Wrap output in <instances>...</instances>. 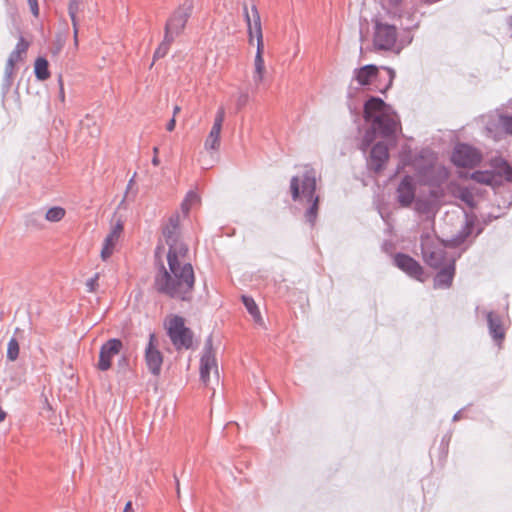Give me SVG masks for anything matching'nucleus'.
Masks as SVG:
<instances>
[{
  "instance_id": "nucleus-35",
  "label": "nucleus",
  "mask_w": 512,
  "mask_h": 512,
  "mask_svg": "<svg viewBox=\"0 0 512 512\" xmlns=\"http://www.w3.org/2000/svg\"><path fill=\"white\" fill-rule=\"evenodd\" d=\"M58 84H59V100L62 103H64L65 102V90H64V82H63L62 76H59Z\"/></svg>"
},
{
  "instance_id": "nucleus-29",
  "label": "nucleus",
  "mask_w": 512,
  "mask_h": 512,
  "mask_svg": "<svg viewBox=\"0 0 512 512\" xmlns=\"http://www.w3.org/2000/svg\"><path fill=\"white\" fill-rule=\"evenodd\" d=\"M200 203L199 195L194 191H189L183 200L181 207L182 210L187 214L189 210Z\"/></svg>"
},
{
  "instance_id": "nucleus-7",
  "label": "nucleus",
  "mask_w": 512,
  "mask_h": 512,
  "mask_svg": "<svg viewBox=\"0 0 512 512\" xmlns=\"http://www.w3.org/2000/svg\"><path fill=\"white\" fill-rule=\"evenodd\" d=\"M482 160L480 152L466 144H459L454 148L452 161L459 167H474Z\"/></svg>"
},
{
  "instance_id": "nucleus-39",
  "label": "nucleus",
  "mask_w": 512,
  "mask_h": 512,
  "mask_svg": "<svg viewBox=\"0 0 512 512\" xmlns=\"http://www.w3.org/2000/svg\"><path fill=\"white\" fill-rule=\"evenodd\" d=\"M123 512H134V510L132 508V502L131 501H128L126 503Z\"/></svg>"
},
{
  "instance_id": "nucleus-1",
  "label": "nucleus",
  "mask_w": 512,
  "mask_h": 512,
  "mask_svg": "<svg viewBox=\"0 0 512 512\" xmlns=\"http://www.w3.org/2000/svg\"><path fill=\"white\" fill-rule=\"evenodd\" d=\"M178 221L170 219L163 229V236L169 247L167 264L161 266L155 276L154 287L157 292L180 301H190L195 286V273L188 261V248L179 239Z\"/></svg>"
},
{
  "instance_id": "nucleus-4",
  "label": "nucleus",
  "mask_w": 512,
  "mask_h": 512,
  "mask_svg": "<svg viewBox=\"0 0 512 512\" xmlns=\"http://www.w3.org/2000/svg\"><path fill=\"white\" fill-rule=\"evenodd\" d=\"M388 73L387 83L381 85L379 82L380 74L379 68L375 65H365L354 70V79L360 86H374L375 91L381 93L386 92L392 85L394 78V71L390 68H385Z\"/></svg>"
},
{
  "instance_id": "nucleus-2",
  "label": "nucleus",
  "mask_w": 512,
  "mask_h": 512,
  "mask_svg": "<svg viewBox=\"0 0 512 512\" xmlns=\"http://www.w3.org/2000/svg\"><path fill=\"white\" fill-rule=\"evenodd\" d=\"M316 173L307 168L302 176H294L290 181V192L293 201L306 206L305 219L313 226L319 209V196L316 194Z\"/></svg>"
},
{
  "instance_id": "nucleus-33",
  "label": "nucleus",
  "mask_w": 512,
  "mask_h": 512,
  "mask_svg": "<svg viewBox=\"0 0 512 512\" xmlns=\"http://www.w3.org/2000/svg\"><path fill=\"white\" fill-rule=\"evenodd\" d=\"M501 125L503 129L507 132L512 134V117L504 116L501 117Z\"/></svg>"
},
{
  "instance_id": "nucleus-40",
  "label": "nucleus",
  "mask_w": 512,
  "mask_h": 512,
  "mask_svg": "<svg viewBox=\"0 0 512 512\" xmlns=\"http://www.w3.org/2000/svg\"><path fill=\"white\" fill-rule=\"evenodd\" d=\"M180 111H181L180 106H178V105L174 106V108H173V117L176 118V116L180 113Z\"/></svg>"
},
{
  "instance_id": "nucleus-26",
  "label": "nucleus",
  "mask_w": 512,
  "mask_h": 512,
  "mask_svg": "<svg viewBox=\"0 0 512 512\" xmlns=\"http://www.w3.org/2000/svg\"><path fill=\"white\" fill-rule=\"evenodd\" d=\"M242 301H243V304L245 305L247 311L252 316L253 320L256 323H261L262 317H261L260 311L258 309V306L256 305L253 298L248 297V296H242Z\"/></svg>"
},
{
  "instance_id": "nucleus-43",
  "label": "nucleus",
  "mask_w": 512,
  "mask_h": 512,
  "mask_svg": "<svg viewBox=\"0 0 512 512\" xmlns=\"http://www.w3.org/2000/svg\"><path fill=\"white\" fill-rule=\"evenodd\" d=\"M394 3H399L401 0H392Z\"/></svg>"
},
{
  "instance_id": "nucleus-11",
  "label": "nucleus",
  "mask_w": 512,
  "mask_h": 512,
  "mask_svg": "<svg viewBox=\"0 0 512 512\" xmlns=\"http://www.w3.org/2000/svg\"><path fill=\"white\" fill-rule=\"evenodd\" d=\"M372 129L383 137H390L401 131L402 127L397 113L391 109L387 114H384L379 122L372 126Z\"/></svg>"
},
{
  "instance_id": "nucleus-23",
  "label": "nucleus",
  "mask_w": 512,
  "mask_h": 512,
  "mask_svg": "<svg viewBox=\"0 0 512 512\" xmlns=\"http://www.w3.org/2000/svg\"><path fill=\"white\" fill-rule=\"evenodd\" d=\"M34 72L38 80H47L50 77L48 61L43 57H38L34 63Z\"/></svg>"
},
{
  "instance_id": "nucleus-17",
  "label": "nucleus",
  "mask_w": 512,
  "mask_h": 512,
  "mask_svg": "<svg viewBox=\"0 0 512 512\" xmlns=\"http://www.w3.org/2000/svg\"><path fill=\"white\" fill-rule=\"evenodd\" d=\"M28 48L29 42L26 41L23 37H20L19 41L16 44L15 49L10 54L5 66V73L8 78H11L13 76L15 65L24 59V56L26 55Z\"/></svg>"
},
{
  "instance_id": "nucleus-21",
  "label": "nucleus",
  "mask_w": 512,
  "mask_h": 512,
  "mask_svg": "<svg viewBox=\"0 0 512 512\" xmlns=\"http://www.w3.org/2000/svg\"><path fill=\"white\" fill-rule=\"evenodd\" d=\"M264 49H257L254 58L253 82L258 87L265 79L266 67L263 58Z\"/></svg>"
},
{
  "instance_id": "nucleus-12",
  "label": "nucleus",
  "mask_w": 512,
  "mask_h": 512,
  "mask_svg": "<svg viewBox=\"0 0 512 512\" xmlns=\"http://www.w3.org/2000/svg\"><path fill=\"white\" fill-rule=\"evenodd\" d=\"M123 230L124 226L120 220L112 225L109 233L104 238L102 243L100 257L103 261H107L113 255L116 245L118 244L121 238Z\"/></svg>"
},
{
  "instance_id": "nucleus-20",
  "label": "nucleus",
  "mask_w": 512,
  "mask_h": 512,
  "mask_svg": "<svg viewBox=\"0 0 512 512\" xmlns=\"http://www.w3.org/2000/svg\"><path fill=\"white\" fill-rule=\"evenodd\" d=\"M415 197V187L412 178L405 177L398 186L397 199L403 207H408L413 202Z\"/></svg>"
},
{
  "instance_id": "nucleus-28",
  "label": "nucleus",
  "mask_w": 512,
  "mask_h": 512,
  "mask_svg": "<svg viewBox=\"0 0 512 512\" xmlns=\"http://www.w3.org/2000/svg\"><path fill=\"white\" fill-rule=\"evenodd\" d=\"M66 215V211L64 208L60 206L51 207L47 210L45 214V219L49 222H59Z\"/></svg>"
},
{
  "instance_id": "nucleus-24",
  "label": "nucleus",
  "mask_w": 512,
  "mask_h": 512,
  "mask_svg": "<svg viewBox=\"0 0 512 512\" xmlns=\"http://www.w3.org/2000/svg\"><path fill=\"white\" fill-rule=\"evenodd\" d=\"M454 275V269H444L440 271L435 279L434 286L436 288H447L451 285Z\"/></svg>"
},
{
  "instance_id": "nucleus-18",
  "label": "nucleus",
  "mask_w": 512,
  "mask_h": 512,
  "mask_svg": "<svg viewBox=\"0 0 512 512\" xmlns=\"http://www.w3.org/2000/svg\"><path fill=\"white\" fill-rule=\"evenodd\" d=\"M389 159L388 147L386 144L379 142L375 144L371 150L368 165L376 172L382 170Z\"/></svg>"
},
{
  "instance_id": "nucleus-14",
  "label": "nucleus",
  "mask_w": 512,
  "mask_h": 512,
  "mask_svg": "<svg viewBox=\"0 0 512 512\" xmlns=\"http://www.w3.org/2000/svg\"><path fill=\"white\" fill-rule=\"evenodd\" d=\"M225 118V111L220 108L215 116L213 126L205 140L204 147L206 150L217 151L221 143V130Z\"/></svg>"
},
{
  "instance_id": "nucleus-37",
  "label": "nucleus",
  "mask_w": 512,
  "mask_h": 512,
  "mask_svg": "<svg viewBox=\"0 0 512 512\" xmlns=\"http://www.w3.org/2000/svg\"><path fill=\"white\" fill-rule=\"evenodd\" d=\"M176 126V118L172 117V119L167 123L166 129L169 132H172Z\"/></svg>"
},
{
  "instance_id": "nucleus-9",
  "label": "nucleus",
  "mask_w": 512,
  "mask_h": 512,
  "mask_svg": "<svg viewBox=\"0 0 512 512\" xmlns=\"http://www.w3.org/2000/svg\"><path fill=\"white\" fill-rule=\"evenodd\" d=\"M397 31L396 27L377 23L375 27L373 44L377 50H390L396 43Z\"/></svg>"
},
{
  "instance_id": "nucleus-5",
  "label": "nucleus",
  "mask_w": 512,
  "mask_h": 512,
  "mask_svg": "<svg viewBox=\"0 0 512 512\" xmlns=\"http://www.w3.org/2000/svg\"><path fill=\"white\" fill-rule=\"evenodd\" d=\"M192 11L193 3L189 0L179 5L168 19L165 26V33L170 34L174 38L180 35L184 31Z\"/></svg>"
},
{
  "instance_id": "nucleus-41",
  "label": "nucleus",
  "mask_w": 512,
  "mask_h": 512,
  "mask_svg": "<svg viewBox=\"0 0 512 512\" xmlns=\"http://www.w3.org/2000/svg\"><path fill=\"white\" fill-rule=\"evenodd\" d=\"M6 413L0 408V422L4 421Z\"/></svg>"
},
{
  "instance_id": "nucleus-19",
  "label": "nucleus",
  "mask_w": 512,
  "mask_h": 512,
  "mask_svg": "<svg viewBox=\"0 0 512 512\" xmlns=\"http://www.w3.org/2000/svg\"><path fill=\"white\" fill-rule=\"evenodd\" d=\"M423 258L428 265L439 268L445 260V252L441 247H431L428 238L422 241Z\"/></svg>"
},
{
  "instance_id": "nucleus-15",
  "label": "nucleus",
  "mask_w": 512,
  "mask_h": 512,
  "mask_svg": "<svg viewBox=\"0 0 512 512\" xmlns=\"http://www.w3.org/2000/svg\"><path fill=\"white\" fill-rule=\"evenodd\" d=\"M394 262L396 266L407 273L409 276L419 280L423 281V269L420 266V264L414 260L412 257L405 255V254H397L394 257Z\"/></svg>"
},
{
  "instance_id": "nucleus-42",
  "label": "nucleus",
  "mask_w": 512,
  "mask_h": 512,
  "mask_svg": "<svg viewBox=\"0 0 512 512\" xmlns=\"http://www.w3.org/2000/svg\"><path fill=\"white\" fill-rule=\"evenodd\" d=\"M177 494L179 495L180 494V488H179V483L177 482Z\"/></svg>"
},
{
  "instance_id": "nucleus-13",
  "label": "nucleus",
  "mask_w": 512,
  "mask_h": 512,
  "mask_svg": "<svg viewBox=\"0 0 512 512\" xmlns=\"http://www.w3.org/2000/svg\"><path fill=\"white\" fill-rule=\"evenodd\" d=\"M122 349V342L119 339H110L104 343L100 349L99 361L97 367L106 371L111 367L112 359Z\"/></svg>"
},
{
  "instance_id": "nucleus-31",
  "label": "nucleus",
  "mask_w": 512,
  "mask_h": 512,
  "mask_svg": "<svg viewBox=\"0 0 512 512\" xmlns=\"http://www.w3.org/2000/svg\"><path fill=\"white\" fill-rule=\"evenodd\" d=\"M19 343L15 338L10 339L7 346V358L10 361H15L19 356Z\"/></svg>"
},
{
  "instance_id": "nucleus-38",
  "label": "nucleus",
  "mask_w": 512,
  "mask_h": 512,
  "mask_svg": "<svg viewBox=\"0 0 512 512\" xmlns=\"http://www.w3.org/2000/svg\"><path fill=\"white\" fill-rule=\"evenodd\" d=\"M505 177L508 181L512 182V169L509 166L505 167Z\"/></svg>"
},
{
  "instance_id": "nucleus-10",
  "label": "nucleus",
  "mask_w": 512,
  "mask_h": 512,
  "mask_svg": "<svg viewBox=\"0 0 512 512\" xmlns=\"http://www.w3.org/2000/svg\"><path fill=\"white\" fill-rule=\"evenodd\" d=\"M392 107L378 97L369 98L364 104V118L371 123V127L379 122L384 114H387Z\"/></svg>"
},
{
  "instance_id": "nucleus-8",
  "label": "nucleus",
  "mask_w": 512,
  "mask_h": 512,
  "mask_svg": "<svg viewBox=\"0 0 512 512\" xmlns=\"http://www.w3.org/2000/svg\"><path fill=\"white\" fill-rule=\"evenodd\" d=\"M251 15L247 7H244L245 19L248 28V41L249 44H253L254 39L256 40V48L264 49L263 33L261 27L260 16L255 6L251 8Z\"/></svg>"
},
{
  "instance_id": "nucleus-30",
  "label": "nucleus",
  "mask_w": 512,
  "mask_h": 512,
  "mask_svg": "<svg viewBox=\"0 0 512 512\" xmlns=\"http://www.w3.org/2000/svg\"><path fill=\"white\" fill-rule=\"evenodd\" d=\"M471 178L478 183L490 185L493 182L494 176L488 171H476L471 174Z\"/></svg>"
},
{
  "instance_id": "nucleus-6",
  "label": "nucleus",
  "mask_w": 512,
  "mask_h": 512,
  "mask_svg": "<svg viewBox=\"0 0 512 512\" xmlns=\"http://www.w3.org/2000/svg\"><path fill=\"white\" fill-rule=\"evenodd\" d=\"M145 363L153 375L158 376L161 373L163 354L159 350V341L154 333L149 335V342L145 349Z\"/></svg>"
},
{
  "instance_id": "nucleus-36",
  "label": "nucleus",
  "mask_w": 512,
  "mask_h": 512,
  "mask_svg": "<svg viewBox=\"0 0 512 512\" xmlns=\"http://www.w3.org/2000/svg\"><path fill=\"white\" fill-rule=\"evenodd\" d=\"M158 153H159V149H158V147H154V148H153V154H154V156H153V158H152V164H153L154 166H159V165H160V159H159V157H158Z\"/></svg>"
},
{
  "instance_id": "nucleus-34",
  "label": "nucleus",
  "mask_w": 512,
  "mask_h": 512,
  "mask_svg": "<svg viewBox=\"0 0 512 512\" xmlns=\"http://www.w3.org/2000/svg\"><path fill=\"white\" fill-rule=\"evenodd\" d=\"M29 8L33 16L38 17L39 16V6L37 0H27Z\"/></svg>"
},
{
  "instance_id": "nucleus-22",
  "label": "nucleus",
  "mask_w": 512,
  "mask_h": 512,
  "mask_svg": "<svg viewBox=\"0 0 512 512\" xmlns=\"http://www.w3.org/2000/svg\"><path fill=\"white\" fill-rule=\"evenodd\" d=\"M488 325L490 333L493 338L497 341H502L504 339L505 333L502 327L500 319L495 316L493 313H489L487 316Z\"/></svg>"
},
{
  "instance_id": "nucleus-25",
  "label": "nucleus",
  "mask_w": 512,
  "mask_h": 512,
  "mask_svg": "<svg viewBox=\"0 0 512 512\" xmlns=\"http://www.w3.org/2000/svg\"><path fill=\"white\" fill-rule=\"evenodd\" d=\"M79 7H80L79 0H70L69 6H68V12H69V15L72 20L75 44L78 43V23H77L76 15L79 11Z\"/></svg>"
},
{
  "instance_id": "nucleus-27",
  "label": "nucleus",
  "mask_w": 512,
  "mask_h": 512,
  "mask_svg": "<svg viewBox=\"0 0 512 512\" xmlns=\"http://www.w3.org/2000/svg\"><path fill=\"white\" fill-rule=\"evenodd\" d=\"M174 37H172L170 34L165 33L164 39L158 46V48L155 50L154 53V59H160L167 55L169 52L170 46L174 41Z\"/></svg>"
},
{
  "instance_id": "nucleus-3",
  "label": "nucleus",
  "mask_w": 512,
  "mask_h": 512,
  "mask_svg": "<svg viewBox=\"0 0 512 512\" xmlns=\"http://www.w3.org/2000/svg\"><path fill=\"white\" fill-rule=\"evenodd\" d=\"M164 329L177 351L193 348L194 333L186 325V320L177 314H169L163 322Z\"/></svg>"
},
{
  "instance_id": "nucleus-16",
  "label": "nucleus",
  "mask_w": 512,
  "mask_h": 512,
  "mask_svg": "<svg viewBox=\"0 0 512 512\" xmlns=\"http://www.w3.org/2000/svg\"><path fill=\"white\" fill-rule=\"evenodd\" d=\"M213 374L214 378L218 379V367L214 354L211 349L205 351L200 360V377L204 384L210 382V375Z\"/></svg>"
},
{
  "instance_id": "nucleus-32",
  "label": "nucleus",
  "mask_w": 512,
  "mask_h": 512,
  "mask_svg": "<svg viewBox=\"0 0 512 512\" xmlns=\"http://www.w3.org/2000/svg\"><path fill=\"white\" fill-rule=\"evenodd\" d=\"M99 274L96 273L92 278L86 281L87 291L90 293L96 292L98 289Z\"/></svg>"
}]
</instances>
